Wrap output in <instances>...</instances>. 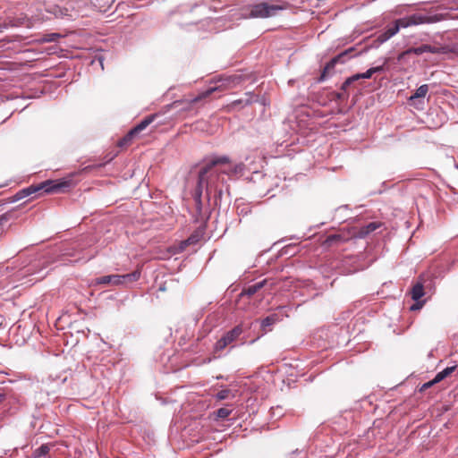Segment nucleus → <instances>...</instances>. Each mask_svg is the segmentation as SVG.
<instances>
[{"mask_svg": "<svg viewBox=\"0 0 458 458\" xmlns=\"http://www.w3.org/2000/svg\"><path fill=\"white\" fill-rule=\"evenodd\" d=\"M229 163L230 159L226 156L214 157L208 163L202 166L199 172L198 182L194 194V199L197 205L201 204V196L204 188L206 189L208 194L210 193L209 191L215 184L213 177L216 176L218 178L220 173H228L226 170H219L216 167Z\"/></svg>", "mask_w": 458, "mask_h": 458, "instance_id": "1", "label": "nucleus"}, {"mask_svg": "<svg viewBox=\"0 0 458 458\" xmlns=\"http://www.w3.org/2000/svg\"><path fill=\"white\" fill-rule=\"evenodd\" d=\"M70 186V182L68 181L63 182H55V181H46L44 182L39 183L38 185H31L28 188L22 189L19 191L12 199V202L18 201L22 199L31 194H34L39 191H44L47 193H54L60 192L64 189L68 188Z\"/></svg>", "mask_w": 458, "mask_h": 458, "instance_id": "2", "label": "nucleus"}, {"mask_svg": "<svg viewBox=\"0 0 458 458\" xmlns=\"http://www.w3.org/2000/svg\"><path fill=\"white\" fill-rule=\"evenodd\" d=\"M140 277V271L135 270L132 273L126 275H110V276H103L96 279V283L98 284H126L128 283H132L139 280Z\"/></svg>", "mask_w": 458, "mask_h": 458, "instance_id": "3", "label": "nucleus"}, {"mask_svg": "<svg viewBox=\"0 0 458 458\" xmlns=\"http://www.w3.org/2000/svg\"><path fill=\"white\" fill-rule=\"evenodd\" d=\"M285 8V5L260 3L251 6L250 15L252 18H268L276 15L279 11H283Z\"/></svg>", "mask_w": 458, "mask_h": 458, "instance_id": "4", "label": "nucleus"}, {"mask_svg": "<svg viewBox=\"0 0 458 458\" xmlns=\"http://www.w3.org/2000/svg\"><path fill=\"white\" fill-rule=\"evenodd\" d=\"M239 78L237 77H227L225 79H221L218 81V84L209 88L206 91L200 93L198 97L194 98L191 100V104H195L206 98H208L216 91H223L225 89H229L233 88L238 83Z\"/></svg>", "mask_w": 458, "mask_h": 458, "instance_id": "5", "label": "nucleus"}, {"mask_svg": "<svg viewBox=\"0 0 458 458\" xmlns=\"http://www.w3.org/2000/svg\"><path fill=\"white\" fill-rule=\"evenodd\" d=\"M157 114H150L145 117L139 124L133 127L123 139L118 141L121 148L127 147L131 140L137 137L143 130H145L151 123L154 122Z\"/></svg>", "mask_w": 458, "mask_h": 458, "instance_id": "6", "label": "nucleus"}, {"mask_svg": "<svg viewBox=\"0 0 458 458\" xmlns=\"http://www.w3.org/2000/svg\"><path fill=\"white\" fill-rule=\"evenodd\" d=\"M243 329L242 325L235 326L233 329L226 332L217 342L215 344V352H220L228 345L235 342L238 337L242 334Z\"/></svg>", "mask_w": 458, "mask_h": 458, "instance_id": "7", "label": "nucleus"}, {"mask_svg": "<svg viewBox=\"0 0 458 458\" xmlns=\"http://www.w3.org/2000/svg\"><path fill=\"white\" fill-rule=\"evenodd\" d=\"M437 21V16H428L422 13H413L410 16H406L399 19L400 25H403V29L417 26L424 23H433Z\"/></svg>", "mask_w": 458, "mask_h": 458, "instance_id": "8", "label": "nucleus"}, {"mask_svg": "<svg viewBox=\"0 0 458 458\" xmlns=\"http://www.w3.org/2000/svg\"><path fill=\"white\" fill-rule=\"evenodd\" d=\"M423 53L437 54V53H440V51L438 50V48H437L435 47L425 44V45H421L418 47H411V48L402 52L398 55V60H402L405 55H410V54H415V55H422Z\"/></svg>", "mask_w": 458, "mask_h": 458, "instance_id": "9", "label": "nucleus"}, {"mask_svg": "<svg viewBox=\"0 0 458 458\" xmlns=\"http://www.w3.org/2000/svg\"><path fill=\"white\" fill-rule=\"evenodd\" d=\"M399 22V19H397L392 24L388 25L385 31L378 36V40L380 42H385L397 34L400 29L403 28V25H400Z\"/></svg>", "mask_w": 458, "mask_h": 458, "instance_id": "10", "label": "nucleus"}, {"mask_svg": "<svg viewBox=\"0 0 458 458\" xmlns=\"http://www.w3.org/2000/svg\"><path fill=\"white\" fill-rule=\"evenodd\" d=\"M374 74V71L369 68L367 72L363 73H357L353 76L349 77L345 80V81L342 84V89L345 90L348 89L354 81H359L360 79H369Z\"/></svg>", "mask_w": 458, "mask_h": 458, "instance_id": "11", "label": "nucleus"}, {"mask_svg": "<svg viewBox=\"0 0 458 458\" xmlns=\"http://www.w3.org/2000/svg\"><path fill=\"white\" fill-rule=\"evenodd\" d=\"M352 49H349L347 51H344L341 54H339L338 55H336L335 57H334L328 64H327V65L325 66L324 68V71H323V73H322V78H324L326 76V73L331 70V69H334L335 65L337 64V63H344V57L350 53L352 52Z\"/></svg>", "mask_w": 458, "mask_h": 458, "instance_id": "12", "label": "nucleus"}, {"mask_svg": "<svg viewBox=\"0 0 458 458\" xmlns=\"http://www.w3.org/2000/svg\"><path fill=\"white\" fill-rule=\"evenodd\" d=\"M423 284V280L420 277V280L412 286L411 290L412 300L419 301L424 296L425 292Z\"/></svg>", "mask_w": 458, "mask_h": 458, "instance_id": "13", "label": "nucleus"}, {"mask_svg": "<svg viewBox=\"0 0 458 458\" xmlns=\"http://www.w3.org/2000/svg\"><path fill=\"white\" fill-rule=\"evenodd\" d=\"M267 280L264 279V280L258 282L252 285H250L242 291V294L252 296L256 293H258L260 289H262L267 284Z\"/></svg>", "mask_w": 458, "mask_h": 458, "instance_id": "14", "label": "nucleus"}, {"mask_svg": "<svg viewBox=\"0 0 458 458\" xmlns=\"http://www.w3.org/2000/svg\"><path fill=\"white\" fill-rule=\"evenodd\" d=\"M428 91V86L427 84H423V85L420 86V87L416 89L415 93L410 97L409 101H410L411 103H412V105H414V106H415L414 101H415L417 98H424V97L427 95Z\"/></svg>", "mask_w": 458, "mask_h": 458, "instance_id": "15", "label": "nucleus"}, {"mask_svg": "<svg viewBox=\"0 0 458 458\" xmlns=\"http://www.w3.org/2000/svg\"><path fill=\"white\" fill-rule=\"evenodd\" d=\"M456 369V366L447 367L436 375V381L441 382L445 377H449Z\"/></svg>", "mask_w": 458, "mask_h": 458, "instance_id": "16", "label": "nucleus"}, {"mask_svg": "<svg viewBox=\"0 0 458 458\" xmlns=\"http://www.w3.org/2000/svg\"><path fill=\"white\" fill-rule=\"evenodd\" d=\"M380 225H381L380 223L371 222L369 225H367L366 226L362 227L360 229V233L362 236L367 235V234L374 232L375 230H377Z\"/></svg>", "mask_w": 458, "mask_h": 458, "instance_id": "17", "label": "nucleus"}, {"mask_svg": "<svg viewBox=\"0 0 458 458\" xmlns=\"http://www.w3.org/2000/svg\"><path fill=\"white\" fill-rule=\"evenodd\" d=\"M49 451H50V445H42L40 447L37 448L34 451V456L36 458H38V457H41V456H45V455L48 454Z\"/></svg>", "mask_w": 458, "mask_h": 458, "instance_id": "18", "label": "nucleus"}, {"mask_svg": "<svg viewBox=\"0 0 458 458\" xmlns=\"http://www.w3.org/2000/svg\"><path fill=\"white\" fill-rule=\"evenodd\" d=\"M277 320V315L272 314L270 316H267L261 321V327L262 328H266L267 327L274 325Z\"/></svg>", "mask_w": 458, "mask_h": 458, "instance_id": "19", "label": "nucleus"}, {"mask_svg": "<svg viewBox=\"0 0 458 458\" xmlns=\"http://www.w3.org/2000/svg\"><path fill=\"white\" fill-rule=\"evenodd\" d=\"M12 215L10 213H4L0 216V237L4 232V225L10 220Z\"/></svg>", "mask_w": 458, "mask_h": 458, "instance_id": "20", "label": "nucleus"}, {"mask_svg": "<svg viewBox=\"0 0 458 458\" xmlns=\"http://www.w3.org/2000/svg\"><path fill=\"white\" fill-rule=\"evenodd\" d=\"M231 413H232L231 409H228L226 407H222V408H219L216 411V416L217 419L224 420V419H226Z\"/></svg>", "mask_w": 458, "mask_h": 458, "instance_id": "21", "label": "nucleus"}, {"mask_svg": "<svg viewBox=\"0 0 458 458\" xmlns=\"http://www.w3.org/2000/svg\"><path fill=\"white\" fill-rule=\"evenodd\" d=\"M339 241H344V238L342 237L341 234H331L327 237L325 242L328 245H332L333 243Z\"/></svg>", "mask_w": 458, "mask_h": 458, "instance_id": "22", "label": "nucleus"}, {"mask_svg": "<svg viewBox=\"0 0 458 458\" xmlns=\"http://www.w3.org/2000/svg\"><path fill=\"white\" fill-rule=\"evenodd\" d=\"M230 393V390L223 389L216 394V398L217 400H225L229 396Z\"/></svg>", "mask_w": 458, "mask_h": 458, "instance_id": "23", "label": "nucleus"}, {"mask_svg": "<svg viewBox=\"0 0 458 458\" xmlns=\"http://www.w3.org/2000/svg\"><path fill=\"white\" fill-rule=\"evenodd\" d=\"M437 383H439V381H436V377H435L432 380H430L427 383H424L420 387V391H425Z\"/></svg>", "mask_w": 458, "mask_h": 458, "instance_id": "24", "label": "nucleus"}, {"mask_svg": "<svg viewBox=\"0 0 458 458\" xmlns=\"http://www.w3.org/2000/svg\"><path fill=\"white\" fill-rule=\"evenodd\" d=\"M60 37L57 33H51L45 36L44 40L47 42H54Z\"/></svg>", "mask_w": 458, "mask_h": 458, "instance_id": "25", "label": "nucleus"}, {"mask_svg": "<svg viewBox=\"0 0 458 458\" xmlns=\"http://www.w3.org/2000/svg\"><path fill=\"white\" fill-rule=\"evenodd\" d=\"M416 303H414L411 307V310H420L424 303H425V301H415Z\"/></svg>", "mask_w": 458, "mask_h": 458, "instance_id": "26", "label": "nucleus"}, {"mask_svg": "<svg viewBox=\"0 0 458 458\" xmlns=\"http://www.w3.org/2000/svg\"><path fill=\"white\" fill-rule=\"evenodd\" d=\"M349 97V94L347 92V89L345 90H344L342 88H341V92H338L336 94V98L338 99H346L347 98Z\"/></svg>", "mask_w": 458, "mask_h": 458, "instance_id": "27", "label": "nucleus"}, {"mask_svg": "<svg viewBox=\"0 0 458 458\" xmlns=\"http://www.w3.org/2000/svg\"><path fill=\"white\" fill-rule=\"evenodd\" d=\"M243 103H244V104H246V105H247V104H250V100L249 98H248V99H246V100L238 99V100L233 101V102L232 103V106H237V105H242V104H243Z\"/></svg>", "mask_w": 458, "mask_h": 458, "instance_id": "28", "label": "nucleus"}, {"mask_svg": "<svg viewBox=\"0 0 458 458\" xmlns=\"http://www.w3.org/2000/svg\"><path fill=\"white\" fill-rule=\"evenodd\" d=\"M371 69H372V71H374V73L384 71V65L372 67Z\"/></svg>", "mask_w": 458, "mask_h": 458, "instance_id": "29", "label": "nucleus"}, {"mask_svg": "<svg viewBox=\"0 0 458 458\" xmlns=\"http://www.w3.org/2000/svg\"><path fill=\"white\" fill-rule=\"evenodd\" d=\"M4 394H0V403H2L4 400Z\"/></svg>", "mask_w": 458, "mask_h": 458, "instance_id": "30", "label": "nucleus"}]
</instances>
